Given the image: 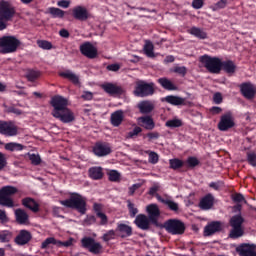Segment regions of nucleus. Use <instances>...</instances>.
<instances>
[{
	"mask_svg": "<svg viewBox=\"0 0 256 256\" xmlns=\"http://www.w3.org/2000/svg\"><path fill=\"white\" fill-rule=\"evenodd\" d=\"M59 202L66 208L78 211L81 215H84L87 212V199L79 193H70V197L68 199L60 200Z\"/></svg>",
	"mask_w": 256,
	"mask_h": 256,
	"instance_id": "1",
	"label": "nucleus"
},
{
	"mask_svg": "<svg viewBox=\"0 0 256 256\" xmlns=\"http://www.w3.org/2000/svg\"><path fill=\"white\" fill-rule=\"evenodd\" d=\"M16 14L15 7L8 1H0V31H3L7 28V22L13 20Z\"/></svg>",
	"mask_w": 256,
	"mask_h": 256,
	"instance_id": "2",
	"label": "nucleus"
},
{
	"mask_svg": "<svg viewBox=\"0 0 256 256\" xmlns=\"http://www.w3.org/2000/svg\"><path fill=\"white\" fill-rule=\"evenodd\" d=\"M18 189L14 186H4L0 189V205L6 208L17 207L14 199L11 197L16 194Z\"/></svg>",
	"mask_w": 256,
	"mask_h": 256,
	"instance_id": "3",
	"label": "nucleus"
},
{
	"mask_svg": "<svg viewBox=\"0 0 256 256\" xmlns=\"http://www.w3.org/2000/svg\"><path fill=\"white\" fill-rule=\"evenodd\" d=\"M156 92V85L153 82H146L144 80H138L135 84V89L133 91L136 97H149L153 96Z\"/></svg>",
	"mask_w": 256,
	"mask_h": 256,
	"instance_id": "4",
	"label": "nucleus"
},
{
	"mask_svg": "<svg viewBox=\"0 0 256 256\" xmlns=\"http://www.w3.org/2000/svg\"><path fill=\"white\" fill-rule=\"evenodd\" d=\"M20 45L21 41L18 40L15 36H3L0 38V53H15Z\"/></svg>",
	"mask_w": 256,
	"mask_h": 256,
	"instance_id": "5",
	"label": "nucleus"
},
{
	"mask_svg": "<svg viewBox=\"0 0 256 256\" xmlns=\"http://www.w3.org/2000/svg\"><path fill=\"white\" fill-rule=\"evenodd\" d=\"M200 61L210 73L220 74L222 67V60L220 58L204 55L200 58Z\"/></svg>",
	"mask_w": 256,
	"mask_h": 256,
	"instance_id": "6",
	"label": "nucleus"
},
{
	"mask_svg": "<svg viewBox=\"0 0 256 256\" xmlns=\"http://www.w3.org/2000/svg\"><path fill=\"white\" fill-rule=\"evenodd\" d=\"M163 227L172 235H182L186 230L184 222L179 219H169L164 223Z\"/></svg>",
	"mask_w": 256,
	"mask_h": 256,
	"instance_id": "7",
	"label": "nucleus"
},
{
	"mask_svg": "<svg viewBox=\"0 0 256 256\" xmlns=\"http://www.w3.org/2000/svg\"><path fill=\"white\" fill-rule=\"evenodd\" d=\"M82 247L88 249L89 253L93 255H100L102 253V245L99 242H96L92 237H84L81 240Z\"/></svg>",
	"mask_w": 256,
	"mask_h": 256,
	"instance_id": "8",
	"label": "nucleus"
},
{
	"mask_svg": "<svg viewBox=\"0 0 256 256\" xmlns=\"http://www.w3.org/2000/svg\"><path fill=\"white\" fill-rule=\"evenodd\" d=\"M51 106L54 108L52 111V115L55 116L57 113L68 108V101L67 99L63 98L62 96L56 95L52 97L50 101Z\"/></svg>",
	"mask_w": 256,
	"mask_h": 256,
	"instance_id": "9",
	"label": "nucleus"
},
{
	"mask_svg": "<svg viewBox=\"0 0 256 256\" xmlns=\"http://www.w3.org/2000/svg\"><path fill=\"white\" fill-rule=\"evenodd\" d=\"M72 17L80 22H85L91 18L89 11L83 6H76L71 10Z\"/></svg>",
	"mask_w": 256,
	"mask_h": 256,
	"instance_id": "10",
	"label": "nucleus"
},
{
	"mask_svg": "<svg viewBox=\"0 0 256 256\" xmlns=\"http://www.w3.org/2000/svg\"><path fill=\"white\" fill-rule=\"evenodd\" d=\"M235 126V121L231 113H226L221 116L220 122L218 124V129L220 131L226 132Z\"/></svg>",
	"mask_w": 256,
	"mask_h": 256,
	"instance_id": "11",
	"label": "nucleus"
},
{
	"mask_svg": "<svg viewBox=\"0 0 256 256\" xmlns=\"http://www.w3.org/2000/svg\"><path fill=\"white\" fill-rule=\"evenodd\" d=\"M240 93L248 100H252L256 96V86L250 82L240 84Z\"/></svg>",
	"mask_w": 256,
	"mask_h": 256,
	"instance_id": "12",
	"label": "nucleus"
},
{
	"mask_svg": "<svg viewBox=\"0 0 256 256\" xmlns=\"http://www.w3.org/2000/svg\"><path fill=\"white\" fill-rule=\"evenodd\" d=\"M112 152L111 146L106 142H97L93 147V153L98 157H104Z\"/></svg>",
	"mask_w": 256,
	"mask_h": 256,
	"instance_id": "13",
	"label": "nucleus"
},
{
	"mask_svg": "<svg viewBox=\"0 0 256 256\" xmlns=\"http://www.w3.org/2000/svg\"><path fill=\"white\" fill-rule=\"evenodd\" d=\"M101 88L110 96H121L125 93L121 86L109 82L102 84Z\"/></svg>",
	"mask_w": 256,
	"mask_h": 256,
	"instance_id": "14",
	"label": "nucleus"
},
{
	"mask_svg": "<svg viewBox=\"0 0 256 256\" xmlns=\"http://www.w3.org/2000/svg\"><path fill=\"white\" fill-rule=\"evenodd\" d=\"M18 133L17 127L12 122L0 121V134L11 137Z\"/></svg>",
	"mask_w": 256,
	"mask_h": 256,
	"instance_id": "15",
	"label": "nucleus"
},
{
	"mask_svg": "<svg viewBox=\"0 0 256 256\" xmlns=\"http://www.w3.org/2000/svg\"><path fill=\"white\" fill-rule=\"evenodd\" d=\"M223 230V224L220 221H212L204 228L205 236H212Z\"/></svg>",
	"mask_w": 256,
	"mask_h": 256,
	"instance_id": "16",
	"label": "nucleus"
},
{
	"mask_svg": "<svg viewBox=\"0 0 256 256\" xmlns=\"http://www.w3.org/2000/svg\"><path fill=\"white\" fill-rule=\"evenodd\" d=\"M80 52L90 59H94L98 55L97 49L90 42L82 44L80 46Z\"/></svg>",
	"mask_w": 256,
	"mask_h": 256,
	"instance_id": "17",
	"label": "nucleus"
},
{
	"mask_svg": "<svg viewBox=\"0 0 256 256\" xmlns=\"http://www.w3.org/2000/svg\"><path fill=\"white\" fill-rule=\"evenodd\" d=\"M236 253L240 256H256V251L253 245L242 243L236 247Z\"/></svg>",
	"mask_w": 256,
	"mask_h": 256,
	"instance_id": "18",
	"label": "nucleus"
},
{
	"mask_svg": "<svg viewBox=\"0 0 256 256\" xmlns=\"http://www.w3.org/2000/svg\"><path fill=\"white\" fill-rule=\"evenodd\" d=\"M53 117L59 119L63 123H71L75 120L74 113L69 108H66L61 112L56 113L55 115H53Z\"/></svg>",
	"mask_w": 256,
	"mask_h": 256,
	"instance_id": "19",
	"label": "nucleus"
},
{
	"mask_svg": "<svg viewBox=\"0 0 256 256\" xmlns=\"http://www.w3.org/2000/svg\"><path fill=\"white\" fill-rule=\"evenodd\" d=\"M151 220L145 214H139L136 216L134 220V224L141 230H149L150 229Z\"/></svg>",
	"mask_w": 256,
	"mask_h": 256,
	"instance_id": "20",
	"label": "nucleus"
},
{
	"mask_svg": "<svg viewBox=\"0 0 256 256\" xmlns=\"http://www.w3.org/2000/svg\"><path fill=\"white\" fill-rule=\"evenodd\" d=\"M147 212L149 214V217L151 222L154 224V225H157L158 224V219L161 215V212H160V209L158 207L157 204H150L147 206Z\"/></svg>",
	"mask_w": 256,
	"mask_h": 256,
	"instance_id": "21",
	"label": "nucleus"
},
{
	"mask_svg": "<svg viewBox=\"0 0 256 256\" xmlns=\"http://www.w3.org/2000/svg\"><path fill=\"white\" fill-rule=\"evenodd\" d=\"M32 239V234L28 230H21L15 238V242L18 245H26Z\"/></svg>",
	"mask_w": 256,
	"mask_h": 256,
	"instance_id": "22",
	"label": "nucleus"
},
{
	"mask_svg": "<svg viewBox=\"0 0 256 256\" xmlns=\"http://www.w3.org/2000/svg\"><path fill=\"white\" fill-rule=\"evenodd\" d=\"M116 232L120 233L121 238H127L132 236L133 229L131 226L124 224V223H118Z\"/></svg>",
	"mask_w": 256,
	"mask_h": 256,
	"instance_id": "23",
	"label": "nucleus"
},
{
	"mask_svg": "<svg viewBox=\"0 0 256 256\" xmlns=\"http://www.w3.org/2000/svg\"><path fill=\"white\" fill-rule=\"evenodd\" d=\"M88 175L93 180H101L104 177L103 168L100 166H93L89 168Z\"/></svg>",
	"mask_w": 256,
	"mask_h": 256,
	"instance_id": "24",
	"label": "nucleus"
},
{
	"mask_svg": "<svg viewBox=\"0 0 256 256\" xmlns=\"http://www.w3.org/2000/svg\"><path fill=\"white\" fill-rule=\"evenodd\" d=\"M138 109L142 114H150L155 109V105L151 101L145 100L138 104Z\"/></svg>",
	"mask_w": 256,
	"mask_h": 256,
	"instance_id": "25",
	"label": "nucleus"
},
{
	"mask_svg": "<svg viewBox=\"0 0 256 256\" xmlns=\"http://www.w3.org/2000/svg\"><path fill=\"white\" fill-rule=\"evenodd\" d=\"M22 205L25 206L26 208L30 209L31 211H33L34 213L39 212V204L30 197H26L24 199H22Z\"/></svg>",
	"mask_w": 256,
	"mask_h": 256,
	"instance_id": "26",
	"label": "nucleus"
},
{
	"mask_svg": "<svg viewBox=\"0 0 256 256\" xmlns=\"http://www.w3.org/2000/svg\"><path fill=\"white\" fill-rule=\"evenodd\" d=\"M59 76L64 79H68L70 82H72L76 86H78L80 84L79 76L74 74L71 70H66L64 72H60Z\"/></svg>",
	"mask_w": 256,
	"mask_h": 256,
	"instance_id": "27",
	"label": "nucleus"
},
{
	"mask_svg": "<svg viewBox=\"0 0 256 256\" xmlns=\"http://www.w3.org/2000/svg\"><path fill=\"white\" fill-rule=\"evenodd\" d=\"M16 221L19 224H27L29 221V215L26 213L25 210L18 208L14 211Z\"/></svg>",
	"mask_w": 256,
	"mask_h": 256,
	"instance_id": "28",
	"label": "nucleus"
},
{
	"mask_svg": "<svg viewBox=\"0 0 256 256\" xmlns=\"http://www.w3.org/2000/svg\"><path fill=\"white\" fill-rule=\"evenodd\" d=\"M214 205V197L212 194L206 195L202 200L200 201V208L203 210L211 209Z\"/></svg>",
	"mask_w": 256,
	"mask_h": 256,
	"instance_id": "29",
	"label": "nucleus"
},
{
	"mask_svg": "<svg viewBox=\"0 0 256 256\" xmlns=\"http://www.w3.org/2000/svg\"><path fill=\"white\" fill-rule=\"evenodd\" d=\"M237 66L231 60L221 62V71H225L227 74H234L236 72Z\"/></svg>",
	"mask_w": 256,
	"mask_h": 256,
	"instance_id": "30",
	"label": "nucleus"
},
{
	"mask_svg": "<svg viewBox=\"0 0 256 256\" xmlns=\"http://www.w3.org/2000/svg\"><path fill=\"white\" fill-rule=\"evenodd\" d=\"M123 120H124V112L122 110H118L111 115V124L115 127L120 126Z\"/></svg>",
	"mask_w": 256,
	"mask_h": 256,
	"instance_id": "31",
	"label": "nucleus"
},
{
	"mask_svg": "<svg viewBox=\"0 0 256 256\" xmlns=\"http://www.w3.org/2000/svg\"><path fill=\"white\" fill-rule=\"evenodd\" d=\"M164 100L174 106H180V105H185V98L179 97V96H174V95H169L164 98Z\"/></svg>",
	"mask_w": 256,
	"mask_h": 256,
	"instance_id": "32",
	"label": "nucleus"
},
{
	"mask_svg": "<svg viewBox=\"0 0 256 256\" xmlns=\"http://www.w3.org/2000/svg\"><path fill=\"white\" fill-rule=\"evenodd\" d=\"M188 33L200 40H205L208 38V34L203 29L198 27H192L190 30H188Z\"/></svg>",
	"mask_w": 256,
	"mask_h": 256,
	"instance_id": "33",
	"label": "nucleus"
},
{
	"mask_svg": "<svg viewBox=\"0 0 256 256\" xmlns=\"http://www.w3.org/2000/svg\"><path fill=\"white\" fill-rule=\"evenodd\" d=\"M139 121L143 123V127L146 130H153L155 128V122L151 116H142Z\"/></svg>",
	"mask_w": 256,
	"mask_h": 256,
	"instance_id": "34",
	"label": "nucleus"
},
{
	"mask_svg": "<svg viewBox=\"0 0 256 256\" xmlns=\"http://www.w3.org/2000/svg\"><path fill=\"white\" fill-rule=\"evenodd\" d=\"M157 199H158V201H160V202L164 203L165 205H167L171 211H174V212H178L179 211L178 203H176V202H174L172 200H169V199H164L160 195H157Z\"/></svg>",
	"mask_w": 256,
	"mask_h": 256,
	"instance_id": "35",
	"label": "nucleus"
},
{
	"mask_svg": "<svg viewBox=\"0 0 256 256\" xmlns=\"http://www.w3.org/2000/svg\"><path fill=\"white\" fill-rule=\"evenodd\" d=\"M158 83L166 90L176 91L178 88L166 77L158 79Z\"/></svg>",
	"mask_w": 256,
	"mask_h": 256,
	"instance_id": "36",
	"label": "nucleus"
},
{
	"mask_svg": "<svg viewBox=\"0 0 256 256\" xmlns=\"http://www.w3.org/2000/svg\"><path fill=\"white\" fill-rule=\"evenodd\" d=\"M244 218L241 216V214L234 215L232 218H230V226L232 227H242V224L244 223Z\"/></svg>",
	"mask_w": 256,
	"mask_h": 256,
	"instance_id": "37",
	"label": "nucleus"
},
{
	"mask_svg": "<svg viewBox=\"0 0 256 256\" xmlns=\"http://www.w3.org/2000/svg\"><path fill=\"white\" fill-rule=\"evenodd\" d=\"M169 164L171 169L179 170L185 165V162L178 158H174L169 160Z\"/></svg>",
	"mask_w": 256,
	"mask_h": 256,
	"instance_id": "38",
	"label": "nucleus"
},
{
	"mask_svg": "<svg viewBox=\"0 0 256 256\" xmlns=\"http://www.w3.org/2000/svg\"><path fill=\"white\" fill-rule=\"evenodd\" d=\"M49 14L52 15L53 18H64L65 13L63 10L59 9V8H55V7H51L48 9Z\"/></svg>",
	"mask_w": 256,
	"mask_h": 256,
	"instance_id": "39",
	"label": "nucleus"
},
{
	"mask_svg": "<svg viewBox=\"0 0 256 256\" xmlns=\"http://www.w3.org/2000/svg\"><path fill=\"white\" fill-rule=\"evenodd\" d=\"M244 235V230L242 227H232V230H230V238L237 239L239 237H242Z\"/></svg>",
	"mask_w": 256,
	"mask_h": 256,
	"instance_id": "40",
	"label": "nucleus"
},
{
	"mask_svg": "<svg viewBox=\"0 0 256 256\" xmlns=\"http://www.w3.org/2000/svg\"><path fill=\"white\" fill-rule=\"evenodd\" d=\"M25 148V146L19 144V143H8L5 145V149L11 152L14 151H22Z\"/></svg>",
	"mask_w": 256,
	"mask_h": 256,
	"instance_id": "41",
	"label": "nucleus"
},
{
	"mask_svg": "<svg viewBox=\"0 0 256 256\" xmlns=\"http://www.w3.org/2000/svg\"><path fill=\"white\" fill-rule=\"evenodd\" d=\"M12 233L8 230H2L0 231V242L1 243H7L11 240Z\"/></svg>",
	"mask_w": 256,
	"mask_h": 256,
	"instance_id": "42",
	"label": "nucleus"
},
{
	"mask_svg": "<svg viewBox=\"0 0 256 256\" xmlns=\"http://www.w3.org/2000/svg\"><path fill=\"white\" fill-rule=\"evenodd\" d=\"M144 51L148 57H154V45L152 44L151 41H146Z\"/></svg>",
	"mask_w": 256,
	"mask_h": 256,
	"instance_id": "43",
	"label": "nucleus"
},
{
	"mask_svg": "<svg viewBox=\"0 0 256 256\" xmlns=\"http://www.w3.org/2000/svg\"><path fill=\"white\" fill-rule=\"evenodd\" d=\"M40 75L41 73L39 71L29 70L26 75V78L28 79V81L34 82L40 77Z\"/></svg>",
	"mask_w": 256,
	"mask_h": 256,
	"instance_id": "44",
	"label": "nucleus"
},
{
	"mask_svg": "<svg viewBox=\"0 0 256 256\" xmlns=\"http://www.w3.org/2000/svg\"><path fill=\"white\" fill-rule=\"evenodd\" d=\"M127 203H128L127 207L129 210V215L131 218H134L138 214L139 210L138 208L135 207V204L132 203L130 200H128Z\"/></svg>",
	"mask_w": 256,
	"mask_h": 256,
	"instance_id": "45",
	"label": "nucleus"
},
{
	"mask_svg": "<svg viewBox=\"0 0 256 256\" xmlns=\"http://www.w3.org/2000/svg\"><path fill=\"white\" fill-rule=\"evenodd\" d=\"M199 164H200V161L194 156L189 157L186 161V166L191 169L195 168Z\"/></svg>",
	"mask_w": 256,
	"mask_h": 256,
	"instance_id": "46",
	"label": "nucleus"
},
{
	"mask_svg": "<svg viewBox=\"0 0 256 256\" xmlns=\"http://www.w3.org/2000/svg\"><path fill=\"white\" fill-rule=\"evenodd\" d=\"M37 45L43 50H51L53 48L52 43L46 40H38Z\"/></svg>",
	"mask_w": 256,
	"mask_h": 256,
	"instance_id": "47",
	"label": "nucleus"
},
{
	"mask_svg": "<svg viewBox=\"0 0 256 256\" xmlns=\"http://www.w3.org/2000/svg\"><path fill=\"white\" fill-rule=\"evenodd\" d=\"M183 125L180 119H173L166 122V126L169 128H179Z\"/></svg>",
	"mask_w": 256,
	"mask_h": 256,
	"instance_id": "48",
	"label": "nucleus"
},
{
	"mask_svg": "<svg viewBox=\"0 0 256 256\" xmlns=\"http://www.w3.org/2000/svg\"><path fill=\"white\" fill-rule=\"evenodd\" d=\"M108 175H109V180L110 181H112V182L120 181L121 175H120V173L118 171L111 170Z\"/></svg>",
	"mask_w": 256,
	"mask_h": 256,
	"instance_id": "49",
	"label": "nucleus"
},
{
	"mask_svg": "<svg viewBox=\"0 0 256 256\" xmlns=\"http://www.w3.org/2000/svg\"><path fill=\"white\" fill-rule=\"evenodd\" d=\"M246 160L248 161V164H250L253 167H256V153H248L246 154Z\"/></svg>",
	"mask_w": 256,
	"mask_h": 256,
	"instance_id": "50",
	"label": "nucleus"
},
{
	"mask_svg": "<svg viewBox=\"0 0 256 256\" xmlns=\"http://www.w3.org/2000/svg\"><path fill=\"white\" fill-rule=\"evenodd\" d=\"M50 244H54L57 246L58 240H56L54 237H49L47 238L41 245V248L45 249L47 248Z\"/></svg>",
	"mask_w": 256,
	"mask_h": 256,
	"instance_id": "51",
	"label": "nucleus"
},
{
	"mask_svg": "<svg viewBox=\"0 0 256 256\" xmlns=\"http://www.w3.org/2000/svg\"><path fill=\"white\" fill-rule=\"evenodd\" d=\"M161 186L159 183H154L153 186L149 189L148 194L151 196H156L159 195L157 192L160 190Z\"/></svg>",
	"mask_w": 256,
	"mask_h": 256,
	"instance_id": "52",
	"label": "nucleus"
},
{
	"mask_svg": "<svg viewBox=\"0 0 256 256\" xmlns=\"http://www.w3.org/2000/svg\"><path fill=\"white\" fill-rule=\"evenodd\" d=\"M73 242H74V239L71 237L69 238L67 241H60V240H57V246L58 247H70L73 245Z\"/></svg>",
	"mask_w": 256,
	"mask_h": 256,
	"instance_id": "53",
	"label": "nucleus"
},
{
	"mask_svg": "<svg viewBox=\"0 0 256 256\" xmlns=\"http://www.w3.org/2000/svg\"><path fill=\"white\" fill-rule=\"evenodd\" d=\"M116 236V233L114 230H109L107 233H105L102 237V239L105 241V242H108L112 239H114Z\"/></svg>",
	"mask_w": 256,
	"mask_h": 256,
	"instance_id": "54",
	"label": "nucleus"
},
{
	"mask_svg": "<svg viewBox=\"0 0 256 256\" xmlns=\"http://www.w3.org/2000/svg\"><path fill=\"white\" fill-rule=\"evenodd\" d=\"M9 222V217L7 216V213L5 210L0 209V223L6 224Z\"/></svg>",
	"mask_w": 256,
	"mask_h": 256,
	"instance_id": "55",
	"label": "nucleus"
},
{
	"mask_svg": "<svg viewBox=\"0 0 256 256\" xmlns=\"http://www.w3.org/2000/svg\"><path fill=\"white\" fill-rule=\"evenodd\" d=\"M159 161V156L156 152H150L149 154V162L151 164H157Z\"/></svg>",
	"mask_w": 256,
	"mask_h": 256,
	"instance_id": "56",
	"label": "nucleus"
},
{
	"mask_svg": "<svg viewBox=\"0 0 256 256\" xmlns=\"http://www.w3.org/2000/svg\"><path fill=\"white\" fill-rule=\"evenodd\" d=\"M173 72H175V73L184 77L187 74V68L184 67V66L183 67L177 66V67L174 68Z\"/></svg>",
	"mask_w": 256,
	"mask_h": 256,
	"instance_id": "57",
	"label": "nucleus"
},
{
	"mask_svg": "<svg viewBox=\"0 0 256 256\" xmlns=\"http://www.w3.org/2000/svg\"><path fill=\"white\" fill-rule=\"evenodd\" d=\"M148 137V140L151 142L152 140H157L160 137L158 132H149L144 138Z\"/></svg>",
	"mask_w": 256,
	"mask_h": 256,
	"instance_id": "58",
	"label": "nucleus"
},
{
	"mask_svg": "<svg viewBox=\"0 0 256 256\" xmlns=\"http://www.w3.org/2000/svg\"><path fill=\"white\" fill-rule=\"evenodd\" d=\"M232 201L236 203H241L245 201V197L241 193H236L234 196H232Z\"/></svg>",
	"mask_w": 256,
	"mask_h": 256,
	"instance_id": "59",
	"label": "nucleus"
},
{
	"mask_svg": "<svg viewBox=\"0 0 256 256\" xmlns=\"http://www.w3.org/2000/svg\"><path fill=\"white\" fill-rule=\"evenodd\" d=\"M213 101L215 104H221L223 102L222 94L219 92L215 93L213 96Z\"/></svg>",
	"mask_w": 256,
	"mask_h": 256,
	"instance_id": "60",
	"label": "nucleus"
},
{
	"mask_svg": "<svg viewBox=\"0 0 256 256\" xmlns=\"http://www.w3.org/2000/svg\"><path fill=\"white\" fill-rule=\"evenodd\" d=\"M96 216L101 219V222H100L101 225H106L108 223V217L105 213L101 212V213H98V215Z\"/></svg>",
	"mask_w": 256,
	"mask_h": 256,
	"instance_id": "61",
	"label": "nucleus"
},
{
	"mask_svg": "<svg viewBox=\"0 0 256 256\" xmlns=\"http://www.w3.org/2000/svg\"><path fill=\"white\" fill-rule=\"evenodd\" d=\"M227 6V0H220L214 5L215 10L224 9Z\"/></svg>",
	"mask_w": 256,
	"mask_h": 256,
	"instance_id": "62",
	"label": "nucleus"
},
{
	"mask_svg": "<svg viewBox=\"0 0 256 256\" xmlns=\"http://www.w3.org/2000/svg\"><path fill=\"white\" fill-rule=\"evenodd\" d=\"M30 160L32 162V164L34 165H39L41 163V158L39 155H36V154H32L30 156Z\"/></svg>",
	"mask_w": 256,
	"mask_h": 256,
	"instance_id": "63",
	"label": "nucleus"
},
{
	"mask_svg": "<svg viewBox=\"0 0 256 256\" xmlns=\"http://www.w3.org/2000/svg\"><path fill=\"white\" fill-rule=\"evenodd\" d=\"M141 132H142V128L136 126V127L133 129V131L129 132V137H130V138H133V137L137 136V135H138L139 133H141Z\"/></svg>",
	"mask_w": 256,
	"mask_h": 256,
	"instance_id": "64",
	"label": "nucleus"
}]
</instances>
